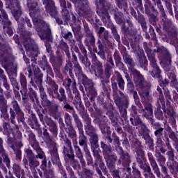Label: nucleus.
<instances>
[{
    "mask_svg": "<svg viewBox=\"0 0 178 178\" xmlns=\"http://www.w3.org/2000/svg\"><path fill=\"white\" fill-rule=\"evenodd\" d=\"M112 136L113 137V143L115 145H117L118 147H119V145H120V141L119 140V137H118L116 136V134L115 133H113Z\"/></svg>",
    "mask_w": 178,
    "mask_h": 178,
    "instance_id": "40",
    "label": "nucleus"
},
{
    "mask_svg": "<svg viewBox=\"0 0 178 178\" xmlns=\"http://www.w3.org/2000/svg\"><path fill=\"white\" fill-rule=\"evenodd\" d=\"M149 161L151 163V166L153 168V170L155 172L156 175H161V172H159V168L158 167V164H156V161L152 158L149 157Z\"/></svg>",
    "mask_w": 178,
    "mask_h": 178,
    "instance_id": "28",
    "label": "nucleus"
},
{
    "mask_svg": "<svg viewBox=\"0 0 178 178\" xmlns=\"http://www.w3.org/2000/svg\"><path fill=\"white\" fill-rule=\"evenodd\" d=\"M59 92L60 95H58L57 99H58V101H60L61 102L63 101H66V95H65V89L60 88L59 90Z\"/></svg>",
    "mask_w": 178,
    "mask_h": 178,
    "instance_id": "36",
    "label": "nucleus"
},
{
    "mask_svg": "<svg viewBox=\"0 0 178 178\" xmlns=\"http://www.w3.org/2000/svg\"><path fill=\"white\" fill-rule=\"evenodd\" d=\"M8 127H9V124H4L3 128L9 133L7 143L10 145L13 143V141H15V135L13 134V132H12V130H8Z\"/></svg>",
    "mask_w": 178,
    "mask_h": 178,
    "instance_id": "23",
    "label": "nucleus"
},
{
    "mask_svg": "<svg viewBox=\"0 0 178 178\" xmlns=\"http://www.w3.org/2000/svg\"><path fill=\"white\" fill-rule=\"evenodd\" d=\"M10 120L11 123L13 124H15L16 123V121H15V118H16V114L15 113V111L13 108H10Z\"/></svg>",
    "mask_w": 178,
    "mask_h": 178,
    "instance_id": "39",
    "label": "nucleus"
},
{
    "mask_svg": "<svg viewBox=\"0 0 178 178\" xmlns=\"http://www.w3.org/2000/svg\"><path fill=\"white\" fill-rule=\"evenodd\" d=\"M66 148H72V142L69 139L65 140Z\"/></svg>",
    "mask_w": 178,
    "mask_h": 178,
    "instance_id": "57",
    "label": "nucleus"
},
{
    "mask_svg": "<svg viewBox=\"0 0 178 178\" xmlns=\"http://www.w3.org/2000/svg\"><path fill=\"white\" fill-rule=\"evenodd\" d=\"M157 52L159 54V56L161 58V62L163 63V67L165 72H170L173 70L172 67V56L169 54V51L165 47H160L157 49Z\"/></svg>",
    "mask_w": 178,
    "mask_h": 178,
    "instance_id": "3",
    "label": "nucleus"
},
{
    "mask_svg": "<svg viewBox=\"0 0 178 178\" xmlns=\"http://www.w3.org/2000/svg\"><path fill=\"white\" fill-rule=\"evenodd\" d=\"M3 84L4 87H5V88H6L8 91H9V89L10 88V86L9 84L8 83V81H7V80L3 81Z\"/></svg>",
    "mask_w": 178,
    "mask_h": 178,
    "instance_id": "56",
    "label": "nucleus"
},
{
    "mask_svg": "<svg viewBox=\"0 0 178 178\" xmlns=\"http://www.w3.org/2000/svg\"><path fill=\"white\" fill-rule=\"evenodd\" d=\"M16 158L17 159H22V152H20V150L17 151L16 153Z\"/></svg>",
    "mask_w": 178,
    "mask_h": 178,
    "instance_id": "59",
    "label": "nucleus"
},
{
    "mask_svg": "<svg viewBox=\"0 0 178 178\" xmlns=\"http://www.w3.org/2000/svg\"><path fill=\"white\" fill-rule=\"evenodd\" d=\"M108 168L110 169L112 176H113L114 178H120L119 171L115 169V165L113 164L108 165Z\"/></svg>",
    "mask_w": 178,
    "mask_h": 178,
    "instance_id": "31",
    "label": "nucleus"
},
{
    "mask_svg": "<svg viewBox=\"0 0 178 178\" xmlns=\"http://www.w3.org/2000/svg\"><path fill=\"white\" fill-rule=\"evenodd\" d=\"M75 9L79 15H83L86 8H87V0H74Z\"/></svg>",
    "mask_w": 178,
    "mask_h": 178,
    "instance_id": "13",
    "label": "nucleus"
},
{
    "mask_svg": "<svg viewBox=\"0 0 178 178\" xmlns=\"http://www.w3.org/2000/svg\"><path fill=\"white\" fill-rule=\"evenodd\" d=\"M161 172L166 176L168 175V168H166L165 166H163L161 168Z\"/></svg>",
    "mask_w": 178,
    "mask_h": 178,
    "instance_id": "60",
    "label": "nucleus"
},
{
    "mask_svg": "<svg viewBox=\"0 0 178 178\" xmlns=\"http://www.w3.org/2000/svg\"><path fill=\"white\" fill-rule=\"evenodd\" d=\"M38 156H36V158H39L40 159H44V152L40 149H38Z\"/></svg>",
    "mask_w": 178,
    "mask_h": 178,
    "instance_id": "46",
    "label": "nucleus"
},
{
    "mask_svg": "<svg viewBox=\"0 0 178 178\" xmlns=\"http://www.w3.org/2000/svg\"><path fill=\"white\" fill-rule=\"evenodd\" d=\"M64 108L66 109V111H73L74 108L73 106H70L69 104H65L64 106Z\"/></svg>",
    "mask_w": 178,
    "mask_h": 178,
    "instance_id": "58",
    "label": "nucleus"
},
{
    "mask_svg": "<svg viewBox=\"0 0 178 178\" xmlns=\"http://www.w3.org/2000/svg\"><path fill=\"white\" fill-rule=\"evenodd\" d=\"M150 63L152 67H153V71L152 72V76L153 77H155V76H158L161 73V70L159 69V67H158V65H156V60L154 57L149 58Z\"/></svg>",
    "mask_w": 178,
    "mask_h": 178,
    "instance_id": "18",
    "label": "nucleus"
},
{
    "mask_svg": "<svg viewBox=\"0 0 178 178\" xmlns=\"http://www.w3.org/2000/svg\"><path fill=\"white\" fill-rule=\"evenodd\" d=\"M18 33L21 35L26 54L28 55L31 54L32 56H37L38 55V47L35 45L34 40L30 38V32L24 31V27L22 24H18Z\"/></svg>",
    "mask_w": 178,
    "mask_h": 178,
    "instance_id": "2",
    "label": "nucleus"
},
{
    "mask_svg": "<svg viewBox=\"0 0 178 178\" xmlns=\"http://www.w3.org/2000/svg\"><path fill=\"white\" fill-rule=\"evenodd\" d=\"M63 154L65 156H67L69 159H74V152L72 147H64Z\"/></svg>",
    "mask_w": 178,
    "mask_h": 178,
    "instance_id": "25",
    "label": "nucleus"
},
{
    "mask_svg": "<svg viewBox=\"0 0 178 178\" xmlns=\"http://www.w3.org/2000/svg\"><path fill=\"white\" fill-rule=\"evenodd\" d=\"M73 137H74L73 144H74L75 154L77 158L79 159L82 166H84V165H86V161L83 158V152H81V149L80 148V147L77 146V139L76 138V134H73Z\"/></svg>",
    "mask_w": 178,
    "mask_h": 178,
    "instance_id": "10",
    "label": "nucleus"
},
{
    "mask_svg": "<svg viewBox=\"0 0 178 178\" xmlns=\"http://www.w3.org/2000/svg\"><path fill=\"white\" fill-rule=\"evenodd\" d=\"M0 79L1 81H6V76H5L3 74H0Z\"/></svg>",
    "mask_w": 178,
    "mask_h": 178,
    "instance_id": "62",
    "label": "nucleus"
},
{
    "mask_svg": "<svg viewBox=\"0 0 178 178\" xmlns=\"http://www.w3.org/2000/svg\"><path fill=\"white\" fill-rule=\"evenodd\" d=\"M138 51L139 53H137L138 56L144 59V50H143V49H138Z\"/></svg>",
    "mask_w": 178,
    "mask_h": 178,
    "instance_id": "49",
    "label": "nucleus"
},
{
    "mask_svg": "<svg viewBox=\"0 0 178 178\" xmlns=\"http://www.w3.org/2000/svg\"><path fill=\"white\" fill-rule=\"evenodd\" d=\"M0 20H3V22H4L3 29H10V24H12V22L9 21L8 14L3 10H0Z\"/></svg>",
    "mask_w": 178,
    "mask_h": 178,
    "instance_id": "17",
    "label": "nucleus"
},
{
    "mask_svg": "<svg viewBox=\"0 0 178 178\" xmlns=\"http://www.w3.org/2000/svg\"><path fill=\"white\" fill-rule=\"evenodd\" d=\"M61 15L63 16V19H64L65 23L68 22V20H70V14H69V10L72 8V4L70 3L67 2V4H65V3H61Z\"/></svg>",
    "mask_w": 178,
    "mask_h": 178,
    "instance_id": "12",
    "label": "nucleus"
},
{
    "mask_svg": "<svg viewBox=\"0 0 178 178\" xmlns=\"http://www.w3.org/2000/svg\"><path fill=\"white\" fill-rule=\"evenodd\" d=\"M95 72H97L99 74H102V73L104 72V68L102 67V63H101V62H99V60H95Z\"/></svg>",
    "mask_w": 178,
    "mask_h": 178,
    "instance_id": "33",
    "label": "nucleus"
},
{
    "mask_svg": "<svg viewBox=\"0 0 178 178\" xmlns=\"http://www.w3.org/2000/svg\"><path fill=\"white\" fill-rule=\"evenodd\" d=\"M72 58L74 65H76V63H77V56H76V54H72Z\"/></svg>",
    "mask_w": 178,
    "mask_h": 178,
    "instance_id": "61",
    "label": "nucleus"
},
{
    "mask_svg": "<svg viewBox=\"0 0 178 178\" xmlns=\"http://www.w3.org/2000/svg\"><path fill=\"white\" fill-rule=\"evenodd\" d=\"M156 156L159 161H160L162 163H165V162L166 161V159H165V156L161 154V153H157Z\"/></svg>",
    "mask_w": 178,
    "mask_h": 178,
    "instance_id": "43",
    "label": "nucleus"
},
{
    "mask_svg": "<svg viewBox=\"0 0 178 178\" xmlns=\"http://www.w3.org/2000/svg\"><path fill=\"white\" fill-rule=\"evenodd\" d=\"M20 83L22 86H26L27 84V81L26 80V76H20Z\"/></svg>",
    "mask_w": 178,
    "mask_h": 178,
    "instance_id": "48",
    "label": "nucleus"
},
{
    "mask_svg": "<svg viewBox=\"0 0 178 178\" xmlns=\"http://www.w3.org/2000/svg\"><path fill=\"white\" fill-rule=\"evenodd\" d=\"M111 31L114 36L117 40H119V34H118V29H116L115 27L111 28Z\"/></svg>",
    "mask_w": 178,
    "mask_h": 178,
    "instance_id": "47",
    "label": "nucleus"
},
{
    "mask_svg": "<svg viewBox=\"0 0 178 178\" xmlns=\"http://www.w3.org/2000/svg\"><path fill=\"white\" fill-rule=\"evenodd\" d=\"M121 158L124 161H129V154H127V153H122L121 154Z\"/></svg>",
    "mask_w": 178,
    "mask_h": 178,
    "instance_id": "50",
    "label": "nucleus"
},
{
    "mask_svg": "<svg viewBox=\"0 0 178 178\" xmlns=\"http://www.w3.org/2000/svg\"><path fill=\"white\" fill-rule=\"evenodd\" d=\"M13 108L14 111L16 112L19 119H23L24 117V113L22 111V109H20V106H19V104L17 101H13Z\"/></svg>",
    "mask_w": 178,
    "mask_h": 178,
    "instance_id": "21",
    "label": "nucleus"
},
{
    "mask_svg": "<svg viewBox=\"0 0 178 178\" xmlns=\"http://www.w3.org/2000/svg\"><path fill=\"white\" fill-rule=\"evenodd\" d=\"M115 21L117 22L118 24H123V20H122V18L119 17V16L115 15Z\"/></svg>",
    "mask_w": 178,
    "mask_h": 178,
    "instance_id": "54",
    "label": "nucleus"
},
{
    "mask_svg": "<svg viewBox=\"0 0 178 178\" xmlns=\"http://www.w3.org/2000/svg\"><path fill=\"white\" fill-rule=\"evenodd\" d=\"M0 111L1 112V116L3 118H9L8 115V102L3 97V90L0 87Z\"/></svg>",
    "mask_w": 178,
    "mask_h": 178,
    "instance_id": "9",
    "label": "nucleus"
},
{
    "mask_svg": "<svg viewBox=\"0 0 178 178\" xmlns=\"http://www.w3.org/2000/svg\"><path fill=\"white\" fill-rule=\"evenodd\" d=\"M13 169L14 170L15 175H16L17 178H20L22 175L24 174L23 170H22V168H20V166L17 164H15Z\"/></svg>",
    "mask_w": 178,
    "mask_h": 178,
    "instance_id": "29",
    "label": "nucleus"
},
{
    "mask_svg": "<svg viewBox=\"0 0 178 178\" xmlns=\"http://www.w3.org/2000/svg\"><path fill=\"white\" fill-rule=\"evenodd\" d=\"M86 174L87 176H92V171L90 170H86Z\"/></svg>",
    "mask_w": 178,
    "mask_h": 178,
    "instance_id": "64",
    "label": "nucleus"
},
{
    "mask_svg": "<svg viewBox=\"0 0 178 178\" xmlns=\"http://www.w3.org/2000/svg\"><path fill=\"white\" fill-rule=\"evenodd\" d=\"M72 35H73L72 34V33L67 32V33H65L63 35V38H65V40H70V38H72Z\"/></svg>",
    "mask_w": 178,
    "mask_h": 178,
    "instance_id": "52",
    "label": "nucleus"
},
{
    "mask_svg": "<svg viewBox=\"0 0 178 178\" xmlns=\"http://www.w3.org/2000/svg\"><path fill=\"white\" fill-rule=\"evenodd\" d=\"M28 8H29V15L32 17L33 24L36 31L41 40H46L49 42H52V36L51 35V29L49 25L45 23L44 20L40 18V10L37 8L38 4L35 0H27Z\"/></svg>",
    "mask_w": 178,
    "mask_h": 178,
    "instance_id": "1",
    "label": "nucleus"
},
{
    "mask_svg": "<svg viewBox=\"0 0 178 178\" xmlns=\"http://www.w3.org/2000/svg\"><path fill=\"white\" fill-rule=\"evenodd\" d=\"M117 82L118 83L120 90H124V80H123L122 75L118 74L117 76Z\"/></svg>",
    "mask_w": 178,
    "mask_h": 178,
    "instance_id": "35",
    "label": "nucleus"
},
{
    "mask_svg": "<svg viewBox=\"0 0 178 178\" xmlns=\"http://www.w3.org/2000/svg\"><path fill=\"white\" fill-rule=\"evenodd\" d=\"M106 159H107V165L109 166V165H115V161H118V156L115 154H110L108 156L105 157Z\"/></svg>",
    "mask_w": 178,
    "mask_h": 178,
    "instance_id": "30",
    "label": "nucleus"
},
{
    "mask_svg": "<svg viewBox=\"0 0 178 178\" xmlns=\"http://www.w3.org/2000/svg\"><path fill=\"white\" fill-rule=\"evenodd\" d=\"M91 140L90 143L95 149H93L94 154H98V135L97 134H90Z\"/></svg>",
    "mask_w": 178,
    "mask_h": 178,
    "instance_id": "19",
    "label": "nucleus"
},
{
    "mask_svg": "<svg viewBox=\"0 0 178 178\" xmlns=\"http://www.w3.org/2000/svg\"><path fill=\"white\" fill-rule=\"evenodd\" d=\"M167 155L168 156L169 159H173V158H175V154H173L172 150L168 151Z\"/></svg>",
    "mask_w": 178,
    "mask_h": 178,
    "instance_id": "51",
    "label": "nucleus"
},
{
    "mask_svg": "<svg viewBox=\"0 0 178 178\" xmlns=\"http://www.w3.org/2000/svg\"><path fill=\"white\" fill-rule=\"evenodd\" d=\"M65 123H70L71 118H70V115H69V113H65Z\"/></svg>",
    "mask_w": 178,
    "mask_h": 178,
    "instance_id": "53",
    "label": "nucleus"
},
{
    "mask_svg": "<svg viewBox=\"0 0 178 178\" xmlns=\"http://www.w3.org/2000/svg\"><path fill=\"white\" fill-rule=\"evenodd\" d=\"M2 161L5 162L7 168L10 166V160L9 159V157H8V154L5 152V149H3V140L0 138V163H2Z\"/></svg>",
    "mask_w": 178,
    "mask_h": 178,
    "instance_id": "11",
    "label": "nucleus"
},
{
    "mask_svg": "<svg viewBox=\"0 0 178 178\" xmlns=\"http://www.w3.org/2000/svg\"><path fill=\"white\" fill-rule=\"evenodd\" d=\"M10 3V8L12 10L13 16L15 20H19L20 16H22V10H20V6L17 4L16 0H6Z\"/></svg>",
    "mask_w": 178,
    "mask_h": 178,
    "instance_id": "8",
    "label": "nucleus"
},
{
    "mask_svg": "<svg viewBox=\"0 0 178 178\" xmlns=\"http://www.w3.org/2000/svg\"><path fill=\"white\" fill-rule=\"evenodd\" d=\"M126 63H127L128 65H131V63H133V60L131 58H127L125 60Z\"/></svg>",
    "mask_w": 178,
    "mask_h": 178,
    "instance_id": "63",
    "label": "nucleus"
},
{
    "mask_svg": "<svg viewBox=\"0 0 178 178\" xmlns=\"http://www.w3.org/2000/svg\"><path fill=\"white\" fill-rule=\"evenodd\" d=\"M105 73H106V76H107V77H109L111 76V67H107L105 69Z\"/></svg>",
    "mask_w": 178,
    "mask_h": 178,
    "instance_id": "55",
    "label": "nucleus"
},
{
    "mask_svg": "<svg viewBox=\"0 0 178 178\" xmlns=\"http://www.w3.org/2000/svg\"><path fill=\"white\" fill-rule=\"evenodd\" d=\"M130 120L131 122V124L134 126L140 125V131L143 133V138H145V140H152L149 138V129L147 128V126H145V124H143L141 120L139 118H136L135 120L134 118H130Z\"/></svg>",
    "mask_w": 178,
    "mask_h": 178,
    "instance_id": "7",
    "label": "nucleus"
},
{
    "mask_svg": "<svg viewBox=\"0 0 178 178\" xmlns=\"http://www.w3.org/2000/svg\"><path fill=\"white\" fill-rule=\"evenodd\" d=\"M70 87L72 90H76V81L74 79H67V85L65 86L66 90H70Z\"/></svg>",
    "mask_w": 178,
    "mask_h": 178,
    "instance_id": "32",
    "label": "nucleus"
},
{
    "mask_svg": "<svg viewBox=\"0 0 178 178\" xmlns=\"http://www.w3.org/2000/svg\"><path fill=\"white\" fill-rule=\"evenodd\" d=\"M85 43L86 44L87 47H91L95 44V38L92 33H89L86 35L85 39Z\"/></svg>",
    "mask_w": 178,
    "mask_h": 178,
    "instance_id": "24",
    "label": "nucleus"
},
{
    "mask_svg": "<svg viewBox=\"0 0 178 178\" xmlns=\"http://www.w3.org/2000/svg\"><path fill=\"white\" fill-rule=\"evenodd\" d=\"M140 95L145 99V101H147L149 99V92L146 91V92H140Z\"/></svg>",
    "mask_w": 178,
    "mask_h": 178,
    "instance_id": "41",
    "label": "nucleus"
},
{
    "mask_svg": "<svg viewBox=\"0 0 178 178\" xmlns=\"http://www.w3.org/2000/svg\"><path fill=\"white\" fill-rule=\"evenodd\" d=\"M26 154L27 155V157L29 158V159H33V158H34V154H33V151H31V149H26Z\"/></svg>",
    "mask_w": 178,
    "mask_h": 178,
    "instance_id": "45",
    "label": "nucleus"
},
{
    "mask_svg": "<svg viewBox=\"0 0 178 178\" xmlns=\"http://www.w3.org/2000/svg\"><path fill=\"white\" fill-rule=\"evenodd\" d=\"M119 94L120 96L114 97L115 103L118 108H120V112L123 119H126V117L127 116V111H126V108H122V106L129 105V97L120 91H119Z\"/></svg>",
    "mask_w": 178,
    "mask_h": 178,
    "instance_id": "4",
    "label": "nucleus"
},
{
    "mask_svg": "<svg viewBox=\"0 0 178 178\" xmlns=\"http://www.w3.org/2000/svg\"><path fill=\"white\" fill-rule=\"evenodd\" d=\"M59 48L65 52V55L67 56V58L70 59V53L69 52V46H67V44L63 42V40L60 41Z\"/></svg>",
    "mask_w": 178,
    "mask_h": 178,
    "instance_id": "27",
    "label": "nucleus"
},
{
    "mask_svg": "<svg viewBox=\"0 0 178 178\" xmlns=\"http://www.w3.org/2000/svg\"><path fill=\"white\" fill-rule=\"evenodd\" d=\"M74 67V72L76 76H81L83 74V70L79 63H75Z\"/></svg>",
    "mask_w": 178,
    "mask_h": 178,
    "instance_id": "34",
    "label": "nucleus"
},
{
    "mask_svg": "<svg viewBox=\"0 0 178 178\" xmlns=\"http://www.w3.org/2000/svg\"><path fill=\"white\" fill-rule=\"evenodd\" d=\"M87 137L84 136V133L81 132L79 136V144L81 147H83V151L88 149V145H87Z\"/></svg>",
    "mask_w": 178,
    "mask_h": 178,
    "instance_id": "20",
    "label": "nucleus"
},
{
    "mask_svg": "<svg viewBox=\"0 0 178 178\" xmlns=\"http://www.w3.org/2000/svg\"><path fill=\"white\" fill-rule=\"evenodd\" d=\"M163 132V128L161 127L155 131L154 134L156 137H161V136H162Z\"/></svg>",
    "mask_w": 178,
    "mask_h": 178,
    "instance_id": "42",
    "label": "nucleus"
},
{
    "mask_svg": "<svg viewBox=\"0 0 178 178\" xmlns=\"http://www.w3.org/2000/svg\"><path fill=\"white\" fill-rule=\"evenodd\" d=\"M47 124L49 125V129L51 133L54 134V136H56L58 133V127H56V123L52 120H50L47 122Z\"/></svg>",
    "mask_w": 178,
    "mask_h": 178,
    "instance_id": "26",
    "label": "nucleus"
},
{
    "mask_svg": "<svg viewBox=\"0 0 178 178\" xmlns=\"http://www.w3.org/2000/svg\"><path fill=\"white\" fill-rule=\"evenodd\" d=\"M43 4L44 5L46 10L49 12V15L54 17L58 23V24H62V20L58 17V11L56 10V8H55V3L52 0H42Z\"/></svg>",
    "mask_w": 178,
    "mask_h": 178,
    "instance_id": "5",
    "label": "nucleus"
},
{
    "mask_svg": "<svg viewBox=\"0 0 178 178\" xmlns=\"http://www.w3.org/2000/svg\"><path fill=\"white\" fill-rule=\"evenodd\" d=\"M38 165H40L38 161L33 160V159H29V166L31 169H34V168H37Z\"/></svg>",
    "mask_w": 178,
    "mask_h": 178,
    "instance_id": "37",
    "label": "nucleus"
},
{
    "mask_svg": "<svg viewBox=\"0 0 178 178\" xmlns=\"http://www.w3.org/2000/svg\"><path fill=\"white\" fill-rule=\"evenodd\" d=\"M145 1V10H149V8L152 6L151 5V1L149 0H144Z\"/></svg>",
    "mask_w": 178,
    "mask_h": 178,
    "instance_id": "44",
    "label": "nucleus"
},
{
    "mask_svg": "<svg viewBox=\"0 0 178 178\" xmlns=\"http://www.w3.org/2000/svg\"><path fill=\"white\" fill-rule=\"evenodd\" d=\"M86 155V159L88 161V165L90 163H92V158L91 157V153H90V150L88 149L87 150H84Z\"/></svg>",
    "mask_w": 178,
    "mask_h": 178,
    "instance_id": "38",
    "label": "nucleus"
},
{
    "mask_svg": "<svg viewBox=\"0 0 178 178\" xmlns=\"http://www.w3.org/2000/svg\"><path fill=\"white\" fill-rule=\"evenodd\" d=\"M143 106L140 104L139 105V108H140V113L143 114V116H144L145 118H146V119H148V118H149V116H152V113H153V110H152V106L149 104H145L144 106H145V109L142 108Z\"/></svg>",
    "mask_w": 178,
    "mask_h": 178,
    "instance_id": "16",
    "label": "nucleus"
},
{
    "mask_svg": "<svg viewBox=\"0 0 178 178\" xmlns=\"http://www.w3.org/2000/svg\"><path fill=\"white\" fill-rule=\"evenodd\" d=\"M131 72L134 76H135V82L138 86H140V87H144L145 81H144V77L137 70L134 68L131 69Z\"/></svg>",
    "mask_w": 178,
    "mask_h": 178,
    "instance_id": "15",
    "label": "nucleus"
},
{
    "mask_svg": "<svg viewBox=\"0 0 178 178\" xmlns=\"http://www.w3.org/2000/svg\"><path fill=\"white\" fill-rule=\"evenodd\" d=\"M47 145L51 148V155L53 163H59V155L58 154V145H56V140L51 139V138H48Z\"/></svg>",
    "mask_w": 178,
    "mask_h": 178,
    "instance_id": "6",
    "label": "nucleus"
},
{
    "mask_svg": "<svg viewBox=\"0 0 178 178\" xmlns=\"http://www.w3.org/2000/svg\"><path fill=\"white\" fill-rule=\"evenodd\" d=\"M49 113L51 115V116H53L56 120H58V119H59L60 117V112H59L58 104L55 102L51 103Z\"/></svg>",
    "mask_w": 178,
    "mask_h": 178,
    "instance_id": "14",
    "label": "nucleus"
},
{
    "mask_svg": "<svg viewBox=\"0 0 178 178\" xmlns=\"http://www.w3.org/2000/svg\"><path fill=\"white\" fill-rule=\"evenodd\" d=\"M101 148L103 149V154L104 158L106 156H109L112 154V147L111 146H108V145L105 144L104 142H101Z\"/></svg>",
    "mask_w": 178,
    "mask_h": 178,
    "instance_id": "22",
    "label": "nucleus"
}]
</instances>
